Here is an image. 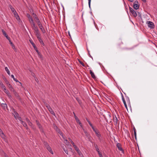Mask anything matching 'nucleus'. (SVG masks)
<instances>
[{
	"label": "nucleus",
	"mask_w": 157,
	"mask_h": 157,
	"mask_svg": "<svg viewBox=\"0 0 157 157\" xmlns=\"http://www.w3.org/2000/svg\"><path fill=\"white\" fill-rule=\"evenodd\" d=\"M133 130H134V132H136V130L135 128V127L133 128Z\"/></svg>",
	"instance_id": "nucleus-57"
},
{
	"label": "nucleus",
	"mask_w": 157,
	"mask_h": 157,
	"mask_svg": "<svg viewBox=\"0 0 157 157\" xmlns=\"http://www.w3.org/2000/svg\"><path fill=\"white\" fill-rule=\"evenodd\" d=\"M0 135L2 139H6V136L3 132L0 134Z\"/></svg>",
	"instance_id": "nucleus-24"
},
{
	"label": "nucleus",
	"mask_w": 157,
	"mask_h": 157,
	"mask_svg": "<svg viewBox=\"0 0 157 157\" xmlns=\"http://www.w3.org/2000/svg\"><path fill=\"white\" fill-rule=\"evenodd\" d=\"M129 9L131 13L132 14V15L135 17H136L137 16V14L136 12L131 7H129Z\"/></svg>",
	"instance_id": "nucleus-5"
},
{
	"label": "nucleus",
	"mask_w": 157,
	"mask_h": 157,
	"mask_svg": "<svg viewBox=\"0 0 157 157\" xmlns=\"http://www.w3.org/2000/svg\"><path fill=\"white\" fill-rule=\"evenodd\" d=\"M92 128V129H93V130H95L96 129H95L94 126H93V125L92 126H91Z\"/></svg>",
	"instance_id": "nucleus-56"
},
{
	"label": "nucleus",
	"mask_w": 157,
	"mask_h": 157,
	"mask_svg": "<svg viewBox=\"0 0 157 157\" xmlns=\"http://www.w3.org/2000/svg\"><path fill=\"white\" fill-rule=\"evenodd\" d=\"M34 19L35 21L37 23V24L41 22L40 21L39 19L38 18V17H36Z\"/></svg>",
	"instance_id": "nucleus-25"
},
{
	"label": "nucleus",
	"mask_w": 157,
	"mask_h": 157,
	"mask_svg": "<svg viewBox=\"0 0 157 157\" xmlns=\"http://www.w3.org/2000/svg\"><path fill=\"white\" fill-rule=\"evenodd\" d=\"M55 128L56 129L57 132H58L61 136L64 139L63 134L60 130L58 128V127L56 126Z\"/></svg>",
	"instance_id": "nucleus-9"
},
{
	"label": "nucleus",
	"mask_w": 157,
	"mask_h": 157,
	"mask_svg": "<svg viewBox=\"0 0 157 157\" xmlns=\"http://www.w3.org/2000/svg\"><path fill=\"white\" fill-rule=\"evenodd\" d=\"M117 118L115 115L113 116V121L114 122L115 124H116L117 123Z\"/></svg>",
	"instance_id": "nucleus-13"
},
{
	"label": "nucleus",
	"mask_w": 157,
	"mask_h": 157,
	"mask_svg": "<svg viewBox=\"0 0 157 157\" xmlns=\"http://www.w3.org/2000/svg\"><path fill=\"white\" fill-rule=\"evenodd\" d=\"M30 43L32 45L33 47L34 48V49L37 52L38 55L39 56H40V57H41V55L40 53L39 52V51L37 50V47H36L35 44L33 42H30Z\"/></svg>",
	"instance_id": "nucleus-4"
},
{
	"label": "nucleus",
	"mask_w": 157,
	"mask_h": 157,
	"mask_svg": "<svg viewBox=\"0 0 157 157\" xmlns=\"http://www.w3.org/2000/svg\"><path fill=\"white\" fill-rule=\"evenodd\" d=\"M90 74L92 78L94 79H95L96 78V77L94 74V73L92 72V71L91 70H90Z\"/></svg>",
	"instance_id": "nucleus-16"
},
{
	"label": "nucleus",
	"mask_w": 157,
	"mask_h": 157,
	"mask_svg": "<svg viewBox=\"0 0 157 157\" xmlns=\"http://www.w3.org/2000/svg\"><path fill=\"white\" fill-rule=\"evenodd\" d=\"M134 135L135 138L136 140V132H134Z\"/></svg>",
	"instance_id": "nucleus-44"
},
{
	"label": "nucleus",
	"mask_w": 157,
	"mask_h": 157,
	"mask_svg": "<svg viewBox=\"0 0 157 157\" xmlns=\"http://www.w3.org/2000/svg\"><path fill=\"white\" fill-rule=\"evenodd\" d=\"M10 44H11V45L12 47V48L15 51H16V48H15V46L13 44L12 42H11L10 43Z\"/></svg>",
	"instance_id": "nucleus-26"
},
{
	"label": "nucleus",
	"mask_w": 157,
	"mask_h": 157,
	"mask_svg": "<svg viewBox=\"0 0 157 157\" xmlns=\"http://www.w3.org/2000/svg\"><path fill=\"white\" fill-rule=\"evenodd\" d=\"M3 79H4V81L6 82V83L7 85H8V84H9V81L6 78L5 76H3Z\"/></svg>",
	"instance_id": "nucleus-23"
},
{
	"label": "nucleus",
	"mask_w": 157,
	"mask_h": 157,
	"mask_svg": "<svg viewBox=\"0 0 157 157\" xmlns=\"http://www.w3.org/2000/svg\"><path fill=\"white\" fill-rule=\"evenodd\" d=\"M28 123V124L32 128H33V129L34 128L33 127V124L30 121Z\"/></svg>",
	"instance_id": "nucleus-29"
},
{
	"label": "nucleus",
	"mask_w": 157,
	"mask_h": 157,
	"mask_svg": "<svg viewBox=\"0 0 157 157\" xmlns=\"http://www.w3.org/2000/svg\"><path fill=\"white\" fill-rule=\"evenodd\" d=\"M8 85V86L9 87V88H10L12 86L9 83V84H8V85Z\"/></svg>",
	"instance_id": "nucleus-50"
},
{
	"label": "nucleus",
	"mask_w": 157,
	"mask_h": 157,
	"mask_svg": "<svg viewBox=\"0 0 157 157\" xmlns=\"http://www.w3.org/2000/svg\"><path fill=\"white\" fill-rule=\"evenodd\" d=\"M2 107L4 109H5L6 108H7V105L6 104H2L1 105Z\"/></svg>",
	"instance_id": "nucleus-20"
},
{
	"label": "nucleus",
	"mask_w": 157,
	"mask_h": 157,
	"mask_svg": "<svg viewBox=\"0 0 157 157\" xmlns=\"http://www.w3.org/2000/svg\"><path fill=\"white\" fill-rule=\"evenodd\" d=\"M117 146L119 150L121 151H123V150L121 147V144H120L117 143Z\"/></svg>",
	"instance_id": "nucleus-15"
},
{
	"label": "nucleus",
	"mask_w": 157,
	"mask_h": 157,
	"mask_svg": "<svg viewBox=\"0 0 157 157\" xmlns=\"http://www.w3.org/2000/svg\"><path fill=\"white\" fill-rule=\"evenodd\" d=\"M4 91L5 93L7 94L9 96V91L6 89V88L5 89V90H4Z\"/></svg>",
	"instance_id": "nucleus-31"
},
{
	"label": "nucleus",
	"mask_w": 157,
	"mask_h": 157,
	"mask_svg": "<svg viewBox=\"0 0 157 157\" xmlns=\"http://www.w3.org/2000/svg\"><path fill=\"white\" fill-rule=\"evenodd\" d=\"M1 87L3 89V90H5V89H6V87L3 84L1 86Z\"/></svg>",
	"instance_id": "nucleus-39"
},
{
	"label": "nucleus",
	"mask_w": 157,
	"mask_h": 157,
	"mask_svg": "<svg viewBox=\"0 0 157 157\" xmlns=\"http://www.w3.org/2000/svg\"><path fill=\"white\" fill-rule=\"evenodd\" d=\"M39 28L41 30V31L43 33H45V31L44 28L42 25L41 22L37 24Z\"/></svg>",
	"instance_id": "nucleus-7"
},
{
	"label": "nucleus",
	"mask_w": 157,
	"mask_h": 157,
	"mask_svg": "<svg viewBox=\"0 0 157 157\" xmlns=\"http://www.w3.org/2000/svg\"><path fill=\"white\" fill-rule=\"evenodd\" d=\"M32 29L34 30V32L37 37L40 36V34L38 27L35 24L31 26Z\"/></svg>",
	"instance_id": "nucleus-1"
},
{
	"label": "nucleus",
	"mask_w": 157,
	"mask_h": 157,
	"mask_svg": "<svg viewBox=\"0 0 157 157\" xmlns=\"http://www.w3.org/2000/svg\"><path fill=\"white\" fill-rule=\"evenodd\" d=\"M20 121H21V124L23 125V126L26 128V129L28 131H29L30 130V129L28 128L26 123L25 122H24V121H22V120H20Z\"/></svg>",
	"instance_id": "nucleus-10"
},
{
	"label": "nucleus",
	"mask_w": 157,
	"mask_h": 157,
	"mask_svg": "<svg viewBox=\"0 0 157 157\" xmlns=\"http://www.w3.org/2000/svg\"><path fill=\"white\" fill-rule=\"evenodd\" d=\"M36 124L38 127L40 129V131L43 132V129L42 128V126L41 124L39 123V122L37 120L36 121Z\"/></svg>",
	"instance_id": "nucleus-8"
},
{
	"label": "nucleus",
	"mask_w": 157,
	"mask_h": 157,
	"mask_svg": "<svg viewBox=\"0 0 157 157\" xmlns=\"http://www.w3.org/2000/svg\"><path fill=\"white\" fill-rule=\"evenodd\" d=\"M128 0L131 2H133L134 1V0Z\"/></svg>",
	"instance_id": "nucleus-64"
},
{
	"label": "nucleus",
	"mask_w": 157,
	"mask_h": 157,
	"mask_svg": "<svg viewBox=\"0 0 157 157\" xmlns=\"http://www.w3.org/2000/svg\"><path fill=\"white\" fill-rule=\"evenodd\" d=\"M2 32L3 34L5 36H7V34H6V33L5 32V31H4V29H2Z\"/></svg>",
	"instance_id": "nucleus-34"
},
{
	"label": "nucleus",
	"mask_w": 157,
	"mask_h": 157,
	"mask_svg": "<svg viewBox=\"0 0 157 157\" xmlns=\"http://www.w3.org/2000/svg\"><path fill=\"white\" fill-rule=\"evenodd\" d=\"M37 39H38L39 41L40 42V43H41V44L43 46H44V43L43 42L40 36H39L38 37H37Z\"/></svg>",
	"instance_id": "nucleus-14"
},
{
	"label": "nucleus",
	"mask_w": 157,
	"mask_h": 157,
	"mask_svg": "<svg viewBox=\"0 0 157 157\" xmlns=\"http://www.w3.org/2000/svg\"><path fill=\"white\" fill-rule=\"evenodd\" d=\"M68 35H69V36H70V37H71V35H70V32H68Z\"/></svg>",
	"instance_id": "nucleus-62"
},
{
	"label": "nucleus",
	"mask_w": 157,
	"mask_h": 157,
	"mask_svg": "<svg viewBox=\"0 0 157 157\" xmlns=\"http://www.w3.org/2000/svg\"><path fill=\"white\" fill-rule=\"evenodd\" d=\"M13 13L17 20H18L20 19V17L16 11L13 12Z\"/></svg>",
	"instance_id": "nucleus-11"
},
{
	"label": "nucleus",
	"mask_w": 157,
	"mask_h": 157,
	"mask_svg": "<svg viewBox=\"0 0 157 157\" xmlns=\"http://www.w3.org/2000/svg\"><path fill=\"white\" fill-rule=\"evenodd\" d=\"M10 89L11 90V91H13V92L14 91V89L12 86L10 88Z\"/></svg>",
	"instance_id": "nucleus-40"
},
{
	"label": "nucleus",
	"mask_w": 157,
	"mask_h": 157,
	"mask_svg": "<svg viewBox=\"0 0 157 157\" xmlns=\"http://www.w3.org/2000/svg\"><path fill=\"white\" fill-rule=\"evenodd\" d=\"M63 149L66 154L68 155V151L67 149H65L64 148H63Z\"/></svg>",
	"instance_id": "nucleus-36"
},
{
	"label": "nucleus",
	"mask_w": 157,
	"mask_h": 157,
	"mask_svg": "<svg viewBox=\"0 0 157 157\" xmlns=\"http://www.w3.org/2000/svg\"><path fill=\"white\" fill-rule=\"evenodd\" d=\"M33 17H34V19H35L36 17H37V16L36 15L35 13H33Z\"/></svg>",
	"instance_id": "nucleus-38"
},
{
	"label": "nucleus",
	"mask_w": 157,
	"mask_h": 157,
	"mask_svg": "<svg viewBox=\"0 0 157 157\" xmlns=\"http://www.w3.org/2000/svg\"><path fill=\"white\" fill-rule=\"evenodd\" d=\"M74 147L75 149V150L77 151V152L78 153V154L80 155L81 154V152L79 150V148L76 146V145H74Z\"/></svg>",
	"instance_id": "nucleus-12"
},
{
	"label": "nucleus",
	"mask_w": 157,
	"mask_h": 157,
	"mask_svg": "<svg viewBox=\"0 0 157 157\" xmlns=\"http://www.w3.org/2000/svg\"><path fill=\"white\" fill-rule=\"evenodd\" d=\"M97 136L98 137L99 140H100V137L101 136V135L100 133V132L98 131L97 132L95 133Z\"/></svg>",
	"instance_id": "nucleus-18"
},
{
	"label": "nucleus",
	"mask_w": 157,
	"mask_h": 157,
	"mask_svg": "<svg viewBox=\"0 0 157 157\" xmlns=\"http://www.w3.org/2000/svg\"><path fill=\"white\" fill-rule=\"evenodd\" d=\"M144 2H146V0H141Z\"/></svg>",
	"instance_id": "nucleus-63"
},
{
	"label": "nucleus",
	"mask_w": 157,
	"mask_h": 157,
	"mask_svg": "<svg viewBox=\"0 0 157 157\" xmlns=\"http://www.w3.org/2000/svg\"><path fill=\"white\" fill-rule=\"evenodd\" d=\"M79 62L84 67L85 66V65L84 64V63L82 61H79Z\"/></svg>",
	"instance_id": "nucleus-42"
},
{
	"label": "nucleus",
	"mask_w": 157,
	"mask_h": 157,
	"mask_svg": "<svg viewBox=\"0 0 157 157\" xmlns=\"http://www.w3.org/2000/svg\"><path fill=\"white\" fill-rule=\"evenodd\" d=\"M44 144L46 149L48 147H50L48 143L44 141Z\"/></svg>",
	"instance_id": "nucleus-21"
},
{
	"label": "nucleus",
	"mask_w": 157,
	"mask_h": 157,
	"mask_svg": "<svg viewBox=\"0 0 157 157\" xmlns=\"http://www.w3.org/2000/svg\"><path fill=\"white\" fill-rule=\"evenodd\" d=\"M14 94L16 96L20 99V96H19L18 94L16 91H14Z\"/></svg>",
	"instance_id": "nucleus-32"
},
{
	"label": "nucleus",
	"mask_w": 157,
	"mask_h": 157,
	"mask_svg": "<svg viewBox=\"0 0 157 157\" xmlns=\"http://www.w3.org/2000/svg\"><path fill=\"white\" fill-rule=\"evenodd\" d=\"M73 113L74 115V116L75 118V119L76 120V119H78V118L75 115V113L74 112H73Z\"/></svg>",
	"instance_id": "nucleus-41"
},
{
	"label": "nucleus",
	"mask_w": 157,
	"mask_h": 157,
	"mask_svg": "<svg viewBox=\"0 0 157 157\" xmlns=\"http://www.w3.org/2000/svg\"><path fill=\"white\" fill-rule=\"evenodd\" d=\"M98 152V153L100 157H103L101 154L100 151H99Z\"/></svg>",
	"instance_id": "nucleus-43"
},
{
	"label": "nucleus",
	"mask_w": 157,
	"mask_h": 157,
	"mask_svg": "<svg viewBox=\"0 0 157 157\" xmlns=\"http://www.w3.org/2000/svg\"><path fill=\"white\" fill-rule=\"evenodd\" d=\"M3 132H2V130H1V129L0 128V134L2 133Z\"/></svg>",
	"instance_id": "nucleus-58"
},
{
	"label": "nucleus",
	"mask_w": 157,
	"mask_h": 157,
	"mask_svg": "<svg viewBox=\"0 0 157 157\" xmlns=\"http://www.w3.org/2000/svg\"><path fill=\"white\" fill-rule=\"evenodd\" d=\"M11 76L13 78V79H14V78H15L13 75H11Z\"/></svg>",
	"instance_id": "nucleus-53"
},
{
	"label": "nucleus",
	"mask_w": 157,
	"mask_h": 157,
	"mask_svg": "<svg viewBox=\"0 0 157 157\" xmlns=\"http://www.w3.org/2000/svg\"><path fill=\"white\" fill-rule=\"evenodd\" d=\"M6 38L9 40H10V37H9L8 35L6 36H5Z\"/></svg>",
	"instance_id": "nucleus-48"
},
{
	"label": "nucleus",
	"mask_w": 157,
	"mask_h": 157,
	"mask_svg": "<svg viewBox=\"0 0 157 157\" xmlns=\"http://www.w3.org/2000/svg\"><path fill=\"white\" fill-rule=\"evenodd\" d=\"M26 16L29 19V21L30 23L31 26L35 24V23L34 22L32 17L31 16L29 13H27Z\"/></svg>",
	"instance_id": "nucleus-2"
},
{
	"label": "nucleus",
	"mask_w": 157,
	"mask_h": 157,
	"mask_svg": "<svg viewBox=\"0 0 157 157\" xmlns=\"http://www.w3.org/2000/svg\"><path fill=\"white\" fill-rule=\"evenodd\" d=\"M76 120L77 122L78 123L80 122V120H79V119L78 118L77 119H76Z\"/></svg>",
	"instance_id": "nucleus-49"
},
{
	"label": "nucleus",
	"mask_w": 157,
	"mask_h": 157,
	"mask_svg": "<svg viewBox=\"0 0 157 157\" xmlns=\"http://www.w3.org/2000/svg\"><path fill=\"white\" fill-rule=\"evenodd\" d=\"M25 120L27 123H29V122L30 121L28 118H26Z\"/></svg>",
	"instance_id": "nucleus-46"
},
{
	"label": "nucleus",
	"mask_w": 157,
	"mask_h": 157,
	"mask_svg": "<svg viewBox=\"0 0 157 157\" xmlns=\"http://www.w3.org/2000/svg\"><path fill=\"white\" fill-rule=\"evenodd\" d=\"M10 9L11 10V11L12 12H13L15 11V10L14 9V8L12 7V6L10 5Z\"/></svg>",
	"instance_id": "nucleus-33"
},
{
	"label": "nucleus",
	"mask_w": 157,
	"mask_h": 157,
	"mask_svg": "<svg viewBox=\"0 0 157 157\" xmlns=\"http://www.w3.org/2000/svg\"><path fill=\"white\" fill-rule=\"evenodd\" d=\"M139 6L137 3H134L133 7L134 9L137 10L139 8Z\"/></svg>",
	"instance_id": "nucleus-19"
},
{
	"label": "nucleus",
	"mask_w": 157,
	"mask_h": 157,
	"mask_svg": "<svg viewBox=\"0 0 157 157\" xmlns=\"http://www.w3.org/2000/svg\"><path fill=\"white\" fill-rule=\"evenodd\" d=\"M138 15L140 16V17L141 16V14H140L138 12Z\"/></svg>",
	"instance_id": "nucleus-60"
},
{
	"label": "nucleus",
	"mask_w": 157,
	"mask_h": 157,
	"mask_svg": "<svg viewBox=\"0 0 157 157\" xmlns=\"http://www.w3.org/2000/svg\"><path fill=\"white\" fill-rule=\"evenodd\" d=\"M68 139L69 140V141H71V144L73 145V146L74 147V145H75V144L74 143V142L70 138H69Z\"/></svg>",
	"instance_id": "nucleus-37"
},
{
	"label": "nucleus",
	"mask_w": 157,
	"mask_h": 157,
	"mask_svg": "<svg viewBox=\"0 0 157 157\" xmlns=\"http://www.w3.org/2000/svg\"><path fill=\"white\" fill-rule=\"evenodd\" d=\"M5 70L6 71V72L8 73V74L9 75H10V71L8 69L7 67H5Z\"/></svg>",
	"instance_id": "nucleus-28"
},
{
	"label": "nucleus",
	"mask_w": 157,
	"mask_h": 157,
	"mask_svg": "<svg viewBox=\"0 0 157 157\" xmlns=\"http://www.w3.org/2000/svg\"><path fill=\"white\" fill-rule=\"evenodd\" d=\"M45 105H46V106L48 108V110L54 116H55V114L54 112V111H53V110H52V108L49 105H48V104H46Z\"/></svg>",
	"instance_id": "nucleus-3"
},
{
	"label": "nucleus",
	"mask_w": 157,
	"mask_h": 157,
	"mask_svg": "<svg viewBox=\"0 0 157 157\" xmlns=\"http://www.w3.org/2000/svg\"><path fill=\"white\" fill-rule=\"evenodd\" d=\"M47 150L50 152V153L52 154H53V151L51 147L50 146L48 147L47 148Z\"/></svg>",
	"instance_id": "nucleus-22"
},
{
	"label": "nucleus",
	"mask_w": 157,
	"mask_h": 157,
	"mask_svg": "<svg viewBox=\"0 0 157 157\" xmlns=\"http://www.w3.org/2000/svg\"><path fill=\"white\" fill-rule=\"evenodd\" d=\"M92 128V129H93V130H95L96 129H95L94 126H93V125L92 126H91Z\"/></svg>",
	"instance_id": "nucleus-55"
},
{
	"label": "nucleus",
	"mask_w": 157,
	"mask_h": 157,
	"mask_svg": "<svg viewBox=\"0 0 157 157\" xmlns=\"http://www.w3.org/2000/svg\"><path fill=\"white\" fill-rule=\"evenodd\" d=\"M94 132H95V133L96 132H97L98 131L97 129H95V130H93Z\"/></svg>",
	"instance_id": "nucleus-59"
},
{
	"label": "nucleus",
	"mask_w": 157,
	"mask_h": 157,
	"mask_svg": "<svg viewBox=\"0 0 157 157\" xmlns=\"http://www.w3.org/2000/svg\"><path fill=\"white\" fill-rule=\"evenodd\" d=\"M147 23L148 25V26L149 27L152 29L154 28L155 25L153 22L150 21H147Z\"/></svg>",
	"instance_id": "nucleus-6"
},
{
	"label": "nucleus",
	"mask_w": 157,
	"mask_h": 157,
	"mask_svg": "<svg viewBox=\"0 0 157 157\" xmlns=\"http://www.w3.org/2000/svg\"><path fill=\"white\" fill-rule=\"evenodd\" d=\"M14 80L16 82H19L18 80H17V79H16V78H14Z\"/></svg>",
	"instance_id": "nucleus-52"
},
{
	"label": "nucleus",
	"mask_w": 157,
	"mask_h": 157,
	"mask_svg": "<svg viewBox=\"0 0 157 157\" xmlns=\"http://www.w3.org/2000/svg\"><path fill=\"white\" fill-rule=\"evenodd\" d=\"M122 100L123 102L124 103V106H125L126 108L127 109V106L125 101L124 98L122 95Z\"/></svg>",
	"instance_id": "nucleus-17"
},
{
	"label": "nucleus",
	"mask_w": 157,
	"mask_h": 157,
	"mask_svg": "<svg viewBox=\"0 0 157 157\" xmlns=\"http://www.w3.org/2000/svg\"><path fill=\"white\" fill-rule=\"evenodd\" d=\"M79 125L81 127H82V124L81 123V122H79V123H78Z\"/></svg>",
	"instance_id": "nucleus-51"
},
{
	"label": "nucleus",
	"mask_w": 157,
	"mask_h": 157,
	"mask_svg": "<svg viewBox=\"0 0 157 157\" xmlns=\"http://www.w3.org/2000/svg\"><path fill=\"white\" fill-rule=\"evenodd\" d=\"M94 146H95V148L96 149V150L98 152L99 151V149L98 148V146H97V145L96 144H94Z\"/></svg>",
	"instance_id": "nucleus-30"
},
{
	"label": "nucleus",
	"mask_w": 157,
	"mask_h": 157,
	"mask_svg": "<svg viewBox=\"0 0 157 157\" xmlns=\"http://www.w3.org/2000/svg\"><path fill=\"white\" fill-rule=\"evenodd\" d=\"M134 3H137V4H138V2L137 1H135L134 2Z\"/></svg>",
	"instance_id": "nucleus-61"
},
{
	"label": "nucleus",
	"mask_w": 157,
	"mask_h": 157,
	"mask_svg": "<svg viewBox=\"0 0 157 157\" xmlns=\"http://www.w3.org/2000/svg\"><path fill=\"white\" fill-rule=\"evenodd\" d=\"M87 137L89 141L91 142L90 140L91 139V137L90 136V135L89 136V137Z\"/></svg>",
	"instance_id": "nucleus-45"
},
{
	"label": "nucleus",
	"mask_w": 157,
	"mask_h": 157,
	"mask_svg": "<svg viewBox=\"0 0 157 157\" xmlns=\"http://www.w3.org/2000/svg\"><path fill=\"white\" fill-rule=\"evenodd\" d=\"M3 84V83H2V82L1 81L0 82V85L1 86Z\"/></svg>",
	"instance_id": "nucleus-54"
},
{
	"label": "nucleus",
	"mask_w": 157,
	"mask_h": 157,
	"mask_svg": "<svg viewBox=\"0 0 157 157\" xmlns=\"http://www.w3.org/2000/svg\"><path fill=\"white\" fill-rule=\"evenodd\" d=\"M83 130L86 136V137H89L90 135L89 134L88 132L86 131L84 129H83Z\"/></svg>",
	"instance_id": "nucleus-27"
},
{
	"label": "nucleus",
	"mask_w": 157,
	"mask_h": 157,
	"mask_svg": "<svg viewBox=\"0 0 157 157\" xmlns=\"http://www.w3.org/2000/svg\"><path fill=\"white\" fill-rule=\"evenodd\" d=\"M90 2H91V0H88V4H89V6L90 7Z\"/></svg>",
	"instance_id": "nucleus-47"
},
{
	"label": "nucleus",
	"mask_w": 157,
	"mask_h": 157,
	"mask_svg": "<svg viewBox=\"0 0 157 157\" xmlns=\"http://www.w3.org/2000/svg\"><path fill=\"white\" fill-rule=\"evenodd\" d=\"M86 121H87L88 123L90 125V126H92L93 125L90 122L88 119L86 118Z\"/></svg>",
	"instance_id": "nucleus-35"
}]
</instances>
